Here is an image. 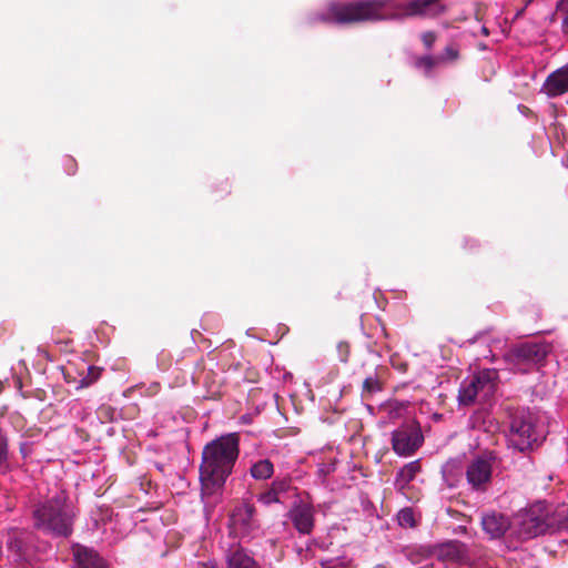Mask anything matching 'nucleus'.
<instances>
[{
	"instance_id": "1",
	"label": "nucleus",
	"mask_w": 568,
	"mask_h": 568,
	"mask_svg": "<svg viewBox=\"0 0 568 568\" xmlns=\"http://www.w3.org/2000/svg\"><path fill=\"white\" fill-rule=\"evenodd\" d=\"M239 455L240 437L236 433L215 438L203 447L199 467L203 499H215L221 495Z\"/></svg>"
},
{
	"instance_id": "2",
	"label": "nucleus",
	"mask_w": 568,
	"mask_h": 568,
	"mask_svg": "<svg viewBox=\"0 0 568 568\" xmlns=\"http://www.w3.org/2000/svg\"><path fill=\"white\" fill-rule=\"evenodd\" d=\"M394 0H362L355 2H332L320 20L327 23L351 24L365 21L383 20L387 17L384 10Z\"/></svg>"
},
{
	"instance_id": "3",
	"label": "nucleus",
	"mask_w": 568,
	"mask_h": 568,
	"mask_svg": "<svg viewBox=\"0 0 568 568\" xmlns=\"http://www.w3.org/2000/svg\"><path fill=\"white\" fill-rule=\"evenodd\" d=\"M77 514L61 496H55L33 511L34 526L54 537L68 538L73 531Z\"/></svg>"
},
{
	"instance_id": "4",
	"label": "nucleus",
	"mask_w": 568,
	"mask_h": 568,
	"mask_svg": "<svg viewBox=\"0 0 568 568\" xmlns=\"http://www.w3.org/2000/svg\"><path fill=\"white\" fill-rule=\"evenodd\" d=\"M510 445L519 452L534 449L545 435L540 417L529 408H518L510 415Z\"/></svg>"
},
{
	"instance_id": "5",
	"label": "nucleus",
	"mask_w": 568,
	"mask_h": 568,
	"mask_svg": "<svg viewBox=\"0 0 568 568\" xmlns=\"http://www.w3.org/2000/svg\"><path fill=\"white\" fill-rule=\"evenodd\" d=\"M547 342H523L513 345L505 354V361L514 369L527 373L542 365L551 352Z\"/></svg>"
},
{
	"instance_id": "6",
	"label": "nucleus",
	"mask_w": 568,
	"mask_h": 568,
	"mask_svg": "<svg viewBox=\"0 0 568 568\" xmlns=\"http://www.w3.org/2000/svg\"><path fill=\"white\" fill-rule=\"evenodd\" d=\"M519 535L525 539L549 534L548 504L537 501L519 516Z\"/></svg>"
},
{
	"instance_id": "7",
	"label": "nucleus",
	"mask_w": 568,
	"mask_h": 568,
	"mask_svg": "<svg viewBox=\"0 0 568 568\" xmlns=\"http://www.w3.org/2000/svg\"><path fill=\"white\" fill-rule=\"evenodd\" d=\"M423 443L424 436L416 422L405 423L392 433V448L399 456L414 455Z\"/></svg>"
},
{
	"instance_id": "8",
	"label": "nucleus",
	"mask_w": 568,
	"mask_h": 568,
	"mask_svg": "<svg viewBox=\"0 0 568 568\" xmlns=\"http://www.w3.org/2000/svg\"><path fill=\"white\" fill-rule=\"evenodd\" d=\"M495 372L485 371L471 379L465 381L458 392L459 404L469 406L475 403L477 396L488 397L491 395L495 392Z\"/></svg>"
},
{
	"instance_id": "9",
	"label": "nucleus",
	"mask_w": 568,
	"mask_h": 568,
	"mask_svg": "<svg viewBox=\"0 0 568 568\" xmlns=\"http://www.w3.org/2000/svg\"><path fill=\"white\" fill-rule=\"evenodd\" d=\"M496 456L493 453L484 454L471 460L466 469V479L476 491L484 493L491 483L493 466Z\"/></svg>"
},
{
	"instance_id": "10",
	"label": "nucleus",
	"mask_w": 568,
	"mask_h": 568,
	"mask_svg": "<svg viewBox=\"0 0 568 568\" xmlns=\"http://www.w3.org/2000/svg\"><path fill=\"white\" fill-rule=\"evenodd\" d=\"M256 509L251 504H242L234 508L230 516V534L234 537L244 538L260 528L255 517Z\"/></svg>"
},
{
	"instance_id": "11",
	"label": "nucleus",
	"mask_w": 568,
	"mask_h": 568,
	"mask_svg": "<svg viewBox=\"0 0 568 568\" xmlns=\"http://www.w3.org/2000/svg\"><path fill=\"white\" fill-rule=\"evenodd\" d=\"M398 12L392 18H426L437 17L445 10L440 0H410L406 4L397 7Z\"/></svg>"
},
{
	"instance_id": "12",
	"label": "nucleus",
	"mask_w": 568,
	"mask_h": 568,
	"mask_svg": "<svg viewBox=\"0 0 568 568\" xmlns=\"http://www.w3.org/2000/svg\"><path fill=\"white\" fill-rule=\"evenodd\" d=\"M314 516V507L306 503L295 504L287 513L294 528L302 535L312 534L315 523Z\"/></svg>"
},
{
	"instance_id": "13",
	"label": "nucleus",
	"mask_w": 568,
	"mask_h": 568,
	"mask_svg": "<svg viewBox=\"0 0 568 568\" xmlns=\"http://www.w3.org/2000/svg\"><path fill=\"white\" fill-rule=\"evenodd\" d=\"M460 58L459 47L452 42L445 47V49L436 55H424L416 62L417 68L425 69H440L450 65Z\"/></svg>"
},
{
	"instance_id": "14",
	"label": "nucleus",
	"mask_w": 568,
	"mask_h": 568,
	"mask_svg": "<svg viewBox=\"0 0 568 568\" xmlns=\"http://www.w3.org/2000/svg\"><path fill=\"white\" fill-rule=\"evenodd\" d=\"M226 568H262L251 551L240 544L230 545L224 551Z\"/></svg>"
},
{
	"instance_id": "15",
	"label": "nucleus",
	"mask_w": 568,
	"mask_h": 568,
	"mask_svg": "<svg viewBox=\"0 0 568 568\" xmlns=\"http://www.w3.org/2000/svg\"><path fill=\"white\" fill-rule=\"evenodd\" d=\"M75 568H108V562L93 548L81 544L72 545Z\"/></svg>"
},
{
	"instance_id": "16",
	"label": "nucleus",
	"mask_w": 568,
	"mask_h": 568,
	"mask_svg": "<svg viewBox=\"0 0 568 568\" xmlns=\"http://www.w3.org/2000/svg\"><path fill=\"white\" fill-rule=\"evenodd\" d=\"M435 556L446 564H459L467 558V546L459 540H450L439 545L435 550Z\"/></svg>"
},
{
	"instance_id": "17",
	"label": "nucleus",
	"mask_w": 568,
	"mask_h": 568,
	"mask_svg": "<svg viewBox=\"0 0 568 568\" xmlns=\"http://www.w3.org/2000/svg\"><path fill=\"white\" fill-rule=\"evenodd\" d=\"M549 534L568 530V504H548Z\"/></svg>"
},
{
	"instance_id": "18",
	"label": "nucleus",
	"mask_w": 568,
	"mask_h": 568,
	"mask_svg": "<svg viewBox=\"0 0 568 568\" xmlns=\"http://www.w3.org/2000/svg\"><path fill=\"white\" fill-rule=\"evenodd\" d=\"M481 526L490 538H499L509 528V521L504 515L491 513L483 517Z\"/></svg>"
},
{
	"instance_id": "19",
	"label": "nucleus",
	"mask_w": 568,
	"mask_h": 568,
	"mask_svg": "<svg viewBox=\"0 0 568 568\" xmlns=\"http://www.w3.org/2000/svg\"><path fill=\"white\" fill-rule=\"evenodd\" d=\"M541 91L550 98L568 92V73H549Z\"/></svg>"
},
{
	"instance_id": "20",
	"label": "nucleus",
	"mask_w": 568,
	"mask_h": 568,
	"mask_svg": "<svg viewBox=\"0 0 568 568\" xmlns=\"http://www.w3.org/2000/svg\"><path fill=\"white\" fill-rule=\"evenodd\" d=\"M422 471V464L419 459L405 464L398 471L395 478V487L398 491H404L410 481L415 479L417 474Z\"/></svg>"
},
{
	"instance_id": "21",
	"label": "nucleus",
	"mask_w": 568,
	"mask_h": 568,
	"mask_svg": "<svg viewBox=\"0 0 568 568\" xmlns=\"http://www.w3.org/2000/svg\"><path fill=\"white\" fill-rule=\"evenodd\" d=\"M101 374H102L101 367L90 365L87 367L85 375H83L82 373L80 374L81 378L79 381H77L75 378L70 379L69 376H67V375H65V381L68 383H74L75 389L79 390V389L87 388V387L91 386L92 384H94L97 381L100 379Z\"/></svg>"
},
{
	"instance_id": "22",
	"label": "nucleus",
	"mask_w": 568,
	"mask_h": 568,
	"mask_svg": "<svg viewBox=\"0 0 568 568\" xmlns=\"http://www.w3.org/2000/svg\"><path fill=\"white\" fill-rule=\"evenodd\" d=\"M274 474V465L273 463L267 459H258L257 462L253 463L250 467V475L255 480H266L270 479Z\"/></svg>"
},
{
	"instance_id": "23",
	"label": "nucleus",
	"mask_w": 568,
	"mask_h": 568,
	"mask_svg": "<svg viewBox=\"0 0 568 568\" xmlns=\"http://www.w3.org/2000/svg\"><path fill=\"white\" fill-rule=\"evenodd\" d=\"M382 389H383V383H382L379 375L377 373L372 374L363 381L362 397L368 398L373 394L381 392Z\"/></svg>"
},
{
	"instance_id": "24",
	"label": "nucleus",
	"mask_w": 568,
	"mask_h": 568,
	"mask_svg": "<svg viewBox=\"0 0 568 568\" xmlns=\"http://www.w3.org/2000/svg\"><path fill=\"white\" fill-rule=\"evenodd\" d=\"M555 16L561 20L562 31L568 33V0H559Z\"/></svg>"
},
{
	"instance_id": "25",
	"label": "nucleus",
	"mask_w": 568,
	"mask_h": 568,
	"mask_svg": "<svg viewBox=\"0 0 568 568\" xmlns=\"http://www.w3.org/2000/svg\"><path fill=\"white\" fill-rule=\"evenodd\" d=\"M397 519L402 527L413 528L416 526V520L412 508L406 507L400 509L397 515Z\"/></svg>"
},
{
	"instance_id": "26",
	"label": "nucleus",
	"mask_w": 568,
	"mask_h": 568,
	"mask_svg": "<svg viewBox=\"0 0 568 568\" xmlns=\"http://www.w3.org/2000/svg\"><path fill=\"white\" fill-rule=\"evenodd\" d=\"M257 501L264 506H270L272 504L283 503V499L280 498L277 494L268 486L264 491L258 494Z\"/></svg>"
},
{
	"instance_id": "27",
	"label": "nucleus",
	"mask_w": 568,
	"mask_h": 568,
	"mask_svg": "<svg viewBox=\"0 0 568 568\" xmlns=\"http://www.w3.org/2000/svg\"><path fill=\"white\" fill-rule=\"evenodd\" d=\"M270 486L282 499V497L291 489V480L286 478L275 479Z\"/></svg>"
},
{
	"instance_id": "28",
	"label": "nucleus",
	"mask_w": 568,
	"mask_h": 568,
	"mask_svg": "<svg viewBox=\"0 0 568 568\" xmlns=\"http://www.w3.org/2000/svg\"><path fill=\"white\" fill-rule=\"evenodd\" d=\"M460 247L467 253L473 254L476 253L479 248V243L470 237H464L460 241Z\"/></svg>"
},
{
	"instance_id": "29",
	"label": "nucleus",
	"mask_w": 568,
	"mask_h": 568,
	"mask_svg": "<svg viewBox=\"0 0 568 568\" xmlns=\"http://www.w3.org/2000/svg\"><path fill=\"white\" fill-rule=\"evenodd\" d=\"M336 349L339 361L346 363L351 353L349 344L347 342H339L336 346Z\"/></svg>"
},
{
	"instance_id": "30",
	"label": "nucleus",
	"mask_w": 568,
	"mask_h": 568,
	"mask_svg": "<svg viewBox=\"0 0 568 568\" xmlns=\"http://www.w3.org/2000/svg\"><path fill=\"white\" fill-rule=\"evenodd\" d=\"M422 42L427 50H430L437 40V34L434 31H425L420 36Z\"/></svg>"
},
{
	"instance_id": "31",
	"label": "nucleus",
	"mask_w": 568,
	"mask_h": 568,
	"mask_svg": "<svg viewBox=\"0 0 568 568\" xmlns=\"http://www.w3.org/2000/svg\"><path fill=\"white\" fill-rule=\"evenodd\" d=\"M8 459V438L0 428V465Z\"/></svg>"
},
{
	"instance_id": "32",
	"label": "nucleus",
	"mask_w": 568,
	"mask_h": 568,
	"mask_svg": "<svg viewBox=\"0 0 568 568\" xmlns=\"http://www.w3.org/2000/svg\"><path fill=\"white\" fill-rule=\"evenodd\" d=\"M113 408L111 406H108V405H102L100 408H99V414L105 418H108L109 420H112V417H113Z\"/></svg>"
},
{
	"instance_id": "33",
	"label": "nucleus",
	"mask_w": 568,
	"mask_h": 568,
	"mask_svg": "<svg viewBox=\"0 0 568 568\" xmlns=\"http://www.w3.org/2000/svg\"><path fill=\"white\" fill-rule=\"evenodd\" d=\"M194 568H217V564L214 560L197 561Z\"/></svg>"
},
{
	"instance_id": "34",
	"label": "nucleus",
	"mask_w": 568,
	"mask_h": 568,
	"mask_svg": "<svg viewBox=\"0 0 568 568\" xmlns=\"http://www.w3.org/2000/svg\"><path fill=\"white\" fill-rule=\"evenodd\" d=\"M9 547H10V548H17V550H20V548H21V542H20L19 540H17V539L11 540V541L9 542Z\"/></svg>"
},
{
	"instance_id": "35",
	"label": "nucleus",
	"mask_w": 568,
	"mask_h": 568,
	"mask_svg": "<svg viewBox=\"0 0 568 568\" xmlns=\"http://www.w3.org/2000/svg\"><path fill=\"white\" fill-rule=\"evenodd\" d=\"M323 568H345L344 566L337 565L336 567L332 566L331 561H323L322 564Z\"/></svg>"
},
{
	"instance_id": "36",
	"label": "nucleus",
	"mask_w": 568,
	"mask_h": 568,
	"mask_svg": "<svg viewBox=\"0 0 568 568\" xmlns=\"http://www.w3.org/2000/svg\"><path fill=\"white\" fill-rule=\"evenodd\" d=\"M481 32H483V34H485V36H488V34H489V31H488V29H487L486 27H483V28H481Z\"/></svg>"
},
{
	"instance_id": "37",
	"label": "nucleus",
	"mask_w": 568,
	"mask_h": 568,
	"mask_svg": "<svg viewBox=\"0 0 568 568\" xmlns=\"http://www.w3.org/2000/svg\"><path fill=\"white\" fill-rule=\"evenodd\" d=\"M556 71H558V72L568 71V65L562 67V68H558Z\"/></svg>"
},
{
	"instance_id": "38",
	"label": "nucleus",
	"mask_w": 568,
	"mask_h": 568,
	"mask_svg": "<svg viewBox=\"0 0 568 568\" xmlns=\"http://www.w3.org/2000/svg\"><path fill=\"white\" fill-rule=\"evenodd\" d=\"M489 332H491V328L487 329L486 332H479L477 336H483L484 334H488Z\"/></svg>"
}]
</instances>
